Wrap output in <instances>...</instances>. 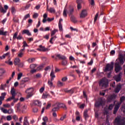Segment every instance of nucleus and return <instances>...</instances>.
<instances>
[{
  "label": "nucleus",
  "instance_id": "nucleus-1",
  "mask_svg": "<svg viewBox=\"0 0 125 125\" xmlns=\"http://www.w3.org/2000/svg\"><path fill=\"white\" fill-rule=\"evenodd\" d=\"M114 124L115 125H125V117H116Z\"/></svg>",
  "mask_w": 125,
  "mask_h": 125
},
{
  "label": "nucleus",
  "instance_id": "nucleus-2",
  "mask_svg": "<svg viewBox=\"0 0 125 125\" xmlns=\"http://www.w3.org/2000/svg\"><path fill=\"white\" fill-rule=\"evenodd\" d=\"M55 56L58 58L59 60H62V65L63 66L66 65L67 62L66 60L67 58L66 57V56L61 54H55Z\"/></svg>",
  "mask_w": 125,
  "mask_h": 125
},
{
  "label": "nucleus",
  "instance_id": "nucleus-3",
  "mask_svg": "<svg viewBox=\"0 0 125 125\" xmlns=\"http://www.w3.org/2000/svg\"><path fill=\"white\" fill-rule=\"evenodd\" d=\"M74 12V8L72 7H69V9H68V10L66 11V9H64V10H63V17H67V13L69 14V15H72L73 13Z\"/></svg>",
  "mask_w": 125,
  "mask_h": 125
},
{
  "label": "nucleus",
  "instance_id": "nucleus-4",
  "mask_svg": "<svg viewBox=\"0 0 125 125\" xmlns=\"http://www.w3.org/2000/svg\"><path fill=\"white\" fill-rule=\"evenodd\" d=\"M108 84V83L105 80L104 78L102 79L100 81L99 86L103 88L107 87Z\"/></svg>",
  "mask_w": 125,
  "mask_h": 125
},
{
  "label": "nucleus",
  "instance_id": "nucleus-5",
  "mask_svg": "<svg viewBox=\"0 0 125 125\" xmlns=\"http://www.w3.org/2000/svg\"><path fill=\"white\" fill-rule=\"evenodd\" d=\"M58 31V30L54 29L51 32V37H52V38H51L49 42L52 44H53V42H52V41L53 40L55 41L56 40V38H57L56 36H54V37H52V36H53L56 34V33Z\"/></svg>",
  "mask_w": 125,
  "mask_h": 125
},
{
  "label": "nucleus",
  "instance_id": "nucleus-6",
  "mask_svg": "<svg viewBox=\"0 0 125 125\" xmlns=\"http://www.w3.org/2000/svg\"><path fill=\"white\" fill-rule=\"evenodd\" d=\"M113 65L114 62H111V64H107L106 66H105V70L104 69V72H107L112 70L113 69Z\"/></svg>",
  "mask_w": 125,
  "mask_h": 125
},
{
  "label": "nucleus",
  "instance_id": "nucleus-7",
  "mask_svg": "<svg viewBox=\"0 0 125 125\" xmlns=\"http://www.w3.org/2000/svg\"><path fill=\"white\" fill-rule=\"evenodd\" d=\"M104 104V102L102 99H99L98 100L97 102L95 103V106L97 107H99L101 106H103Z\"/></svg>",
  "mask_w": 125,
  "mask_h": 125
},
{
  "label": "nucleus",
  "instance_id": "nucleus-8",
  "mask_svg": "<svg viewBox=\"0 0 125 125\" xmlns=\"http://www.w3.org/2000/svg\"><path fill=\"white\" fill-rule=\"evenodd\" d=\"M120 65L119 62L115 63V72L116 73L120 72V71L122 69V67Z\"/></svg>",
  "mask_w": 125,
  "mask_h": 125
},
{
  "label": "nucleus",
  "instance_id": "nucleus-9",
  "mask_svg": "<svg viewBox=\"0 0 125 125\" xmlns=\"http://www.w3.org/2000/svg\"><path fill=\"white\" fill-rule=\"evenodd\" d=\"M122 75V73H120L118 75H116L114 76V80H115V81L117 82L121 81Z\"/></svg>",
  "mask_w": 125,
  "mask_h": 125
},
{
  "label": "nucleus",
  "instance_id": "nucleus-10",
  "mask_svg": "<svg viewBox=\"0 0 125 125\" xmlns=\"http://www.w3.org/2000/svg\"><path fill=\"white\" fill-rule=\"evenodd\" d=\"M42 98L43 99H45L47 98H52V97L47 92H46L42 94Z\"/></svg>",
  "mask_w": 125,
  "mask_h": 125
},
{
  "label": "nucleus",
  "instance_id": "nucleus-11",
  "mask_svg": "<svg viewBox=\"0 0 125 125\" xmlns=\"http://www.w3.org/2000/svg\"><path fill=\"white\" fill-rule=\"evenodd\" d=\"M87 16V12L86 10H83L82 11V13L80 14V18H84L85 17Z\"/></svg>",
  "mask_w": 125,
  "mask_h": 125
},
{
  "label": "nucleus",
  "instance_id": "nucleus-12",
  "mask_svg": "<svg viewBox=\"0 0 125 125\" xmlns=\"http://www.w3.org/2000/svg\"><path fill=\"white\" fill-rule=\"evenodd\" d=\"M122 89V85L120 84V83L116 85V87L115 88V89L114 90V92L116 93H119L120 90Z\"/></svg>",
  "mask_w": 125,
  "mask_h": 125
},
{
  "label": "nucleus",
  "instance_id": "nucleus-13",
  "mask_svg": "<svg viewBox=\"0 0 125 125\" xmlns=\"http://www.w3.org/2000/svg\"><path fill=\"white\" fill-rule=\"evenodd\" d=\"M37 50L39 51H43L45 52L46 51H47V49L45 48L44 47L42 46V45H40L39 46V48H37Z\"/></svg>",
  "mask_w": 125,
  "mask_h": 125
},
{
  "label": "nucleus",
  "instance_id": "nucleus-14",
  "mask_svg": "<svg viewBox=\"0 0 125 125\" xmlns=\"http://www.w3.org/2000/svg\"><path fill=\"white\" fill-rule=\"evenodd\" d=\"M119 63L120 65H123L124 63V56L123 55H120L119 57Z\"/></svg>",
  "mask_w": 125,
  "mask_h": 125
},
{
  "label": "nucleus",
  "instance_id": "nucleus-15",
  "mask_svg": "<svg viewBox=\"0 0 125 125\" xmlns=\"http://www.w3.org/2000/svg\"><path fill=\"white\" fill-rule=\"evenodd\" d=\"M10 94L11 95H12V96H14V97L16 96L17 94H16L15 88H14V87H12L11 89Z\"/></svg>",
  "mask_w": 125,
  "mask_h": 125
},
{
  "label": "nucleus",
  "instance_id": "nucleus-16",
  "mask_svg": "<svg viewBox=\"0 0 125 125\" xmlns=\"http://www.w3.org/2000/svg\"><path fill=\"white\" fill-rule=\"evenodd\" d=\"M34 91V88L33 87H30L29 88H27L26 90H25V93L27 94H31Z\"/></svg>",
  "mask_w": 125,
  "mask_h": 125
},
{
  "label": "nucleus",
  "instance_id": "nucleus-17",
  "mask_svg": "<svg viewBox=\"0 0 125 125\" xmlns=\"http://www.w3.org/2000/svg\"><path fill=\"white\" fill-rule=\"evenodd\" d=\"M76 2L78 4L77 5L78 9V10L81 9L82 7L81 3H82L83 2L82 0H77V1H76Z\"/></svg>",
  "mask_w": 125,
  "mask_h": 125
},
{
  "label": "nucleus",
  "instance_id": "nucleus-18",
  "mask_svg": "<svg viewBox=\"0 0 125 125\" xmlns=\"http://www.w3.org/2000/svg\"><path fill=\"white\" fill-rule=\"evenodd\" d=\"M34 105L41 106L42 103L41 102H40L39 100L34 101L33 102Z\"/></svg>",
  "mask_w": 125,
  "mask_h": 125
},
{
  "label": "nucleus",
  "instance_id": "nucleus-19",
  "mask_svg": "<svg viewBox=\"0 0 125 125\" xmlns=\"http://www.w3.org/2000/svg\"><path fill=\"white\" fill-rule=\"evenodd\" d=\"M50 76L51 77V81H53L54 80V78H56V75H55L53 70H52V71H51Z\"/></svg>",
  "mask_w": 125,
  "mask_h": 125
},
{
  "label": "nucleus",
  "instance_id": "nucleus-20",
  "mask_svg": "<svg viewBox=\"0 0 125 125\" xmlns=\"http://www.w3.org/2000/svg\"><path fill=\"white\" fill-rule=\"evenodd\" d=\"M22 34H26L28 36H31V33L29 32L28 30H23L22 31Z\"/></svg>",
  "mask_w": 125,
  "mask_h": 125
},
{
  "label": "nucleus",
  "instance_id": "nucleus-21",
  "mask_svg": "<svg viewBox=\"0 0 125 125\" xmlns=\"http://www.w3.org/2000/svg\"><path fill=\"white\" fill-rule=\"evenodd\" d=\"M117 97V95H116L115 94L111 95V96L109 98V101L110 102L112 100L116 99Z\"/></svg>",
  "mask_w": 125,
  "mask_h": 125
},
{
  "label": "nucleus",
  "instance_id": "nucleus-22",
  "mask_svg": "<svg viewBox=\"0 0 125 125\" xmlns=\"http://www.w3.org/2000/svg\"><path fill=\"white\" fill-rule=\"evenodd\" d=\"M87 112V110H84L83 112V117H84L85 120H86L87 118L89 117Z\"/></svg>",
  "mask_w": 125,
  "mask_h": 125
},
{
  "label": "nucleus",
  "instance_id": "nucleus-23",
  "mask_svg": "<svg viewBox=\"0 0 125 125\" xmlns=\"http://www.w3.org/2000/svg\"><path fill=\"white\" fill-rule=\"evenodd\" d=\"M20 62V58H15L14 60V65H17V64H19Z\"/></svg>",
  "mask_w": 125,
  "mask_h": 125
},
{
  "label": "nucleus",
  "instance_id": "nucleus-24",
  "mask_svg": "<svg viewBox=\"0 0 125 125\" xmlns=\"http://www.w3.org/2000/svg\"><path fill=\"white\" fill-rule=\"evenodd\" d=\"M23 125H29L27 117H24V119L23 120Z\"/></svg>",
  "mask_w": 125,
  "mask_h": 125
},
{
  "label": "nucleus",
  "instance_id": "nucleus-25",
  "mask_svg": "<svg viewBox=\"0 0 125 125\" xmlns=\"http://www.w3.org/2000/svg\"><path fill=\"white\" fill-rule=\"evenodd\" d=\"M15 97V96H12V97L7 99L6 102L11 101L12 100L15 101V100H18V99H16Z\"/></svg>",
  "mask_w": 125,
  "mask_h": 125
},
{
  "label": "nucleus",
  "instance_id": "nucleus-26",
  "mask_svg": "<svg viewBox=\"0 0 125 125\" xmlns=\"http://www.w3.org/2000/svg\"><path fill=\"white\" fill-rule=\"evenodd\" d=\"M43 19H42V23H46V18H47V14L44 13L43 16Z\"/></svg>",
  "mask_w": 125,
  "mask_h": 125
},
{
  "label": "nucleus",
  "instance_id": "nucleus-27",
  "mask_svg": "<svg viewBox=\"0 0 125 125\" xmlns=\"http://www.w3.org/2000/svg\"><path fill=\"white\" fill-rule=\"evenodd\" d=\"M28 81H29V79L28 78H23L21 80V83L24 84V83H26L27 82H28Z\"/></svg>",
  "mask_w": 125,
  "mask_h": 125
},
{
  "label": "nucleus",
  "instance_id": "nucleus-28",
  "mask_svg": "<svg viewBox=\"0 0 125 125\" xmlns=\"http://www.w3.org/2000/svg\"><path fill=\"white\" fill-rule=\"evenodd\" d=\"M7 31H3L2 30H0V35L6 36H7Z\"/></svg>",
  "mask_w": 125,
  "mask_h": 125
},
{
  "label": "nucleus",
  "instance_id": "nucleus-29",
  "mask_svg": "<svg viewBox=\"0 0 125 125\" xmlns=\"http://www.w3.org/2000/svg\"><path fill=\"white\" fill-rule=\"evenodd\" d=\"M0 12L2 13H6L7 12V10L4 9L2 6H0Z\"/></svg>",
  "mask_w": 125,
  "mask_h": 125
},
{
  "label": "nucleus",
  "instance_id": "nucleus-30",
  "mask_svg": "<svg viewBox=\"0 0 125 125\" xmlns=\"http://www.w3.org/2000/svg\"><path fill=\"white\" fill-rule=\"evenodd\" d=\"M121 104V103H118L117 104H116L115 105V106L114 107V109L119 110Z\"/></svg>",
  "mask_w": 125,
  "mask_h": 125
},
{
  "label": "nucleus",
  "instance_id": "nucleus-31",
  "mask_svg": "<svg viewBox=\"0 0 125 125\" xmlns=\"http://www.w3.org/2000/svg\"><path fill=\"white\" fill-rule=\"evenodd\" d=\"M5 63L6 64H8V65H13V62L12 61H10V59H8V61H5Z\"/></svg>",
  "mask_w": 125,
  "mask_h": 125
},
{
  "label": "nucleus",
  "instance_id": "nucleus-32",
  "mask_svg": "<svg viewBox=\"0 0 125 125\" xmlns=\"http://www.w3.org/2000/svg\"><path fill=\"white\" fill-rule=\"evenodd\" d=\"M61 103H56L54 104V107L58 108H60V105H61Z\"/></svg>",
  "mask_w": 125,
  "mask_h": 125
},
{
  "label": "nucleus",
  "instance_id": "nucleus-33",
  "mask_svg": "<svg viewBox=\"0 0 125 125\" xmlns=\"http://www.w3.org/2000/svg\"><path fill=\"white\" fill-rule=\"evenodd\" d=\"M71 21L73 23H77V21L76 20L75 18L73 16L71 17Z\"/></svg>",
  "mask_w": 125,
  "mask_h": 125
},
{
  "label": "nucleus",
  "instance_id": "nucleus-34",
  "mask_svg": "<svg viewBox=\"0 0 125 125\" xmlns=\"http://www.w3.org/2000/svg\"><path fill=\"white\" fill-rule=\"evenodd\" d=\"M48 11L51 13H55L56 12V11L55 10L54 8H50V9H49Z\"/></svg>",
  "mask_w": 125,
  "mask_h": 125
},
{
  "label": "nucleus",
  "instance_id": "nucleus-35",
  "mask_svg": "<svg viewBox=\"0 0 125 125\" xmlns=\"http://www.w3.org/2000/svg\"><path fill=\"white\" fill-rule=\"evenodd\" d=\"M37 67V64H32L30 65V68L31 69H34Z\"/></svg>",
  "mask_w": 125,
  "mask_h": 125
},
{
  "label": "nucleus",
  "instance_id": "nucleus-36",
  "mask_svg": "<svg viewBox=\"0 0 125 125\" xmlns=\"http://www.w3.org/2000/svg\"><path fill=\"white\" fill-rule=\"evenodd\" d=\"M54 20V18H47V19H46V21H48V22H51V21H52Z\"/></svg>",
  "mask_w": 125,
  "mask_h": 125
},
{
  "label": "nucleus",
  "instance_id": "nucleus-37",
  "mask_svg": "<svg viewBox=\"0 0 125 125\" xmlns=\"http://www.w3.org/2000/svg\"><path fill=\"white\" fill-rule=\"evenodd\" d=\"M1 111L4 114H8V110L3 108H1Z\"/></svg>",
  "mask_w": 125,
  "mask_h": 125
},
{
  "label": "nucleus",
  "instance_id": "nucleus-38",
  "mask_svg": "<svg viewBox=\"0 0 125 125\" xmlns=\"http://www.w3.org/2000/svg\"><path fill=\"white\" fill-rule=\"evenodd\" d=\"M16 65H18L20 68H22L23 66H24V63L23 62H21L17 64Z\"/></svg>",
  "mask_w": 125,
  "mask_h": 125
},
{
  "label": "nucleus",
  "instance_id": "nucleus-39",
  "mask_svg": "<svg viewBox=\"0 0 125 125\" xmlns=\"http://www.w3.org/2000/svg\"><path fill=\"white\" fill-rule=\"evenodd\" d=\"M60 108L54 107L53 108V109H52V112H56V111H58Z\"/></svg>",
  "mask_w": 125,
  "mask_h": 125
},
{
  "label": "nucleus",
  "instance_id": "nucleus-40",
  "mask_svg": "<svg viewBox=\"0 0 125 125\" xmlns=\"http://www.w3.org/2000/svg\"><path fill=\"white\" fill-rule=\"evenodd\" d=\"M60 107H62L64 109H67V107H66V105L63 104H62L61 103V105H60Z\"/></svg>",
  "mask_w": 125,
  "mask_h": 125
},
{
  "label": "nucleus",
  "instance_id": "nucleus-41",
  "mask_svg": "<svg viewBox=\"0 0 125 125\" xmlns=\"http://www.w3.org/2000/svg\"><path fill=\"white\" fill-rule=\"evenodd\" d=\"M48 84L49 86H50L51 87L53 85V83H52V81L51 80H49L48 81Z\"/></svg>",
  "mask_w": 125,
  "mask_h": 125
},
{
  "label": "nucleus",
  "instance_id": "nucleus-42",
  "mask_svg": "<svg viewBox=\"0 0 125 125\" xmlns=\"http://www.w3.org/2000/svg\"><path fill=\"white\" fill-rule=\"evenodd\" d=\"M22 77V73H20L18 74V77H17V80H20L21 77Z\"/></svg>",
  "mask_w": 125,
  "mask_h": 125
},
{
  "label": "nucleus",
  "instance_id": "nucleus-43",
  "mask_svg": "<svg viewBox=\"0 0 125 125\" xmlns=\"http://www.w3.org/2000/svg\"><path fill=\"white\" fill-rule=\"evenodd\" d=\"M30 17V15L29 14H27L26 15H25L24 17L23 18V20H26L27 19L29 18Z\"/></svg>",
  "mask_w": 125,
  "mask_h": 125
},
{
  "label": "nucleus",
  "instance_id": "nucleus-44",
  "mask_svg": "<svg viewBox=\"0 0 125 125\" xmlns=\"http://www.w3.org/2000/svg\"><path fill=\"white\" fill-rule=\"evenodd\" d=\"M18 35V32H16L14 35V37H13V40H16V38H17Z\"/></svg>",
  "mask_w": 125,
  "mask_h": 125
},
{
  "label": "nucleus",
  "instance_id": "nucleus-45",
  "mask_svg": "<svg viewBox=\"0 0 125 125\" xmlns=\"http://www.w3.org/2000/svg\"><path fill=\"white\" fill-rule=\"evenodd\" d=\"M20 106H21V103L17 104V111H21Z\"/></svg>",
  "mask_w": 125,
  "mask_h": 125
},
{
  "label": "nucleus",
  "instance_id": "nucleus-46",
  "mask_svg": "<svg viewBox=\"0 0 125 125\" xmlns=\"http://www.w3.org/2000/svg\"><path fill=\"white\" fill-rule=\"evenodd\" d=\"M70 29L71 30V31H76L77 32H79V30L77 28H73L72 26L70 27Z\"/></svg>",
  "mask_w": 125,
  "mask_h": 125
},
{
  "label": "nucleus",
  "instance_id": "nucleus-47",
  "mask_svg": "<svg viewBox=\"0 0 125 125\" xmlns=\"http://www.w3.org/2000/svg\"><path fill=\"white\" fill-rule=\"evenodd\" d=\"M125 97L123 96V97H121V98H120L121 103H119L122 104V103H123L124 101H125Z\"/></svg>",
  "mask_w": 125,
  "mask_h": 125
},
{
  "label": "nucleus",
  "instance_id": "nucleus-48",
  "mask_svg": "<svg viewBox=\"0 0 125 125\" xmlns=\"http://www.w3.org/2000/svg\"><path fill=\"white\" fill-rule=\"evenodd\" d=\"M59 30L62 31V23H59Z\"/></svg>",
  "mask_w": 125,
  "mask_h": 125
},
{
  "label": "nucleus",
  "instance_id": "nucleus-49",
  "mask_svg": "<svg viewBox=\"0 0 125 125\" xmlns=\"http://www.w3.org/2000/svg\"><path fill=\"white\" fill-rule=\"evenodd\" d=\"M42 121H43V122H47L48 118L46 116H44L42 117Z\"/></svg>",
  "mask_w": 125,
  "mask_h": 125
},
{
  "label": "nucleus",
  "instance_id": "nucleus-50",
  "mask_svg": "<svg viewBox=\"0 0 125 125\" xmlns=\"http://www.w3.org/2000/svg\"><path fill=\"white\" fill-rule=\"evenodd\" d=\"M6 119H7V121H10L12 120V117L11 116L9 115L6 117Z\"/></svg>",
  "mask_w": 125,
  "mask_h": 125
},
{
  "label": "nucleus",
  "instance_id": "nucleus-51",
  "mask_svg": "<svg viewBox=\"0 0 125 125\" xmlns=\"http://www.w3.org/2000/svg\"><path fill=\"white\" fill-rule=\"evenodd\" d=\"M17 40H22L23 39V37L21 35V34H20L18 37H17L16 38Z\"/></svg>",
  "mask_w": 125,
  "mask_h": 125
},
{
  "label": "nucleus",
  "instance_id": "nucleus-52",
  "mask_svg": "<svg viewBox=\"0 0 125 125\" xmlns=\"http://www.w3.org/2000/svg\"><path fill=\"white\" fill-rule=\"evenodd\" d=\"M5 99V97H0V105L2 104V101H3L4 99Z\"/></svg>",
  "mask_w": 125,
  "mask_h": 125
},
{
  "label": "nucleus",
  "instance_id": "nucleus-53",
  "mask_svg": "<svg viewBox=\"0 0 125 125\" xmlns=\"http://www.w3.org/2000/svg\"><path fill=\"white\" fill-rule=\"evenodd\" d=\"M66 115L65 114L64 116H63V117H61V119H60V120L62 121L64 120V119H66Z\"/></svg>",
  "mask_w": 125,
  "mask_h": 125
},
{
  "label": "nucleus",
  "instance_id": "nucleus-54",
  "mask_svg": "<svg viewBox=\"0 0 125 125\" xmlns=\"http://www.w3.org/2000/svg\"><path fill=\"white\" fill-rule=\"evenodd\" d=\"M23 55H24V53L23 52H20V53L18 54V57L19 58H21Z\"/></svg>",
  "mask_w": 125,
  "mask_h": 125
},
{
  "label": "nucleus",
  "instance_id": "nucleus-55",
  "mask_svg": "<svg viewBox=\"0 0 125 125\" xmlns=\"http://www.w3.org/2000/svg\"><path fill=\"white\" fill-rule=\"evenodd\" d=\"M114 106V105L112 104H109V107H108V109H109V110H111L112 109H113Z\"/></svg>",
  "mask_w": 125,
  "mask_h": 125
},
{
  "label": "nucleus",
  "instance_id": "nucleus-56",
  "mask_svg": "<svg viewBox=\"0 0 125 125\" xmlns=\"http://www.w3.org/2000/svg\"><path fill=\"white\" fill-rule=\"evenodd\" d=\"M13 112H14V110L12 108L8 110V114H11L13 113Z\"/></svg>",
  "mask_w": 125,
  "mask_h": 125
},
{
  "label": "nucleus",
  "instance_id": "nucleus-57",
  "mask_svg": "<svg viewBox=\"0 0 125 125\" xmlns=\"http://www.w3.org/2000/svg\"><path fill=\"white\" fill-rule=\"evenodd\" d=\"M18 99H15V100H14V101L12 103H11V105L12 106H14L15 103L18 102Z\"/></svg>",
  "mask_w": 125,
  "mask_h": 125
},
{
  "label": "nucleus",
  "instance_id": "nucleus-58",
  "mask_svg": "<svg viewBox=\"0 0 125 125\" xmlns=\"http://www.w3.org/2000/svg\"><path fill=\"white\" fill-rule=\"evenodd\" d=\"M12 118L14 120V121H17L18 119V117L16 116V115H14L12 116Z\"/></svg>",
  "mask_w": 125,
  "mask_h": 125
},
{
  "label": "nucleus",
  "instance_id": "nucleus-59",
  "mask_svg": "<svg viewBox=\"0 0 125 125\" xmlns=\"http://www.w3.org/2000/svg\"><path fill=\"white\" fill-rule=\"evenodd\" d=\"M11 10H12V13L13 14H15V13H16V9H15V8L12 7Z\"/></svg>",
  "mask_w": 125,
  "mask_h": 125
},
{
  "label": "nucleus",
  "instance_id": "nucleus-60",
  "mask_svg": "<svg viewBox=\"0 0 125 125\" xmlns=\"http://www.w3.org/2000/svg\"><path fill=\"white\" fill-rule=\"evenodd\" d=\"M38 17H39V14L37 13L34 14L33 16L34 19H36L38 18Z\"/></svg>",
  "mask_w": 125,
  "mask_h": 125
},
{
  "label": "nucleus",
  "instance_id": "nucleus-61",
  "mask_svg": "<svg viewBox=\"0 0 125 125\" xmlns=\"http://www.w3.org/2000/svg\"><path fill=\"white\" fill-rule=\"evenodd\" d=\"M116 86V83L115 82H113L111 83V86L113 88H115Z\"/></svg>",
  "mask_w": 125,
  "mask_h": 125
},
{
  "label": "nucleus",
  "instance_id": "nucleus-62",
  "mask_svg": "<svg viewBox=\"0 0 125 125\" xmlns=\"http://www.w3.org/2000/svg\"><path fill=\"white\" fill-rule=\"evenodd\" d=\"M33 94L32 93H29L28 95H27V99H29V98H31V97L33 96Z\"/></svg>",
  "mask_w": 125,
  "mask_h": 125
},
{
  "label": "nucleus",
  "instance_id": "nucleus-63",
  "mask_svg": "<svg viewBox=\"0 0 125 125\" xmlns=\"http://www.w3.org/2000/svg\"><path fill=\"white\" fill-rule=\"evenodd\" d=\"M3 107H8V108H9V107H10V105L9 104H3Z\"/></svg>",
  "mask_w": 125,
  "mask_h": 125
},
{
  "label": "nucleus",
  "instance_id": "nucleus-64",
  "mask_svg": "<svg viewBox=\"0 0 125 125\" xmlns=\"http://www.w3.org/2000/svg\"><path fill=\"white\" fill-rule=\"evenodd\" d=\"M58 84L59 86H62V85H63V83L62 82H60V81L58 82Z\"/></svg>",
  "mask_w": 125,
  "mask_h": 125
}]
</instances>
